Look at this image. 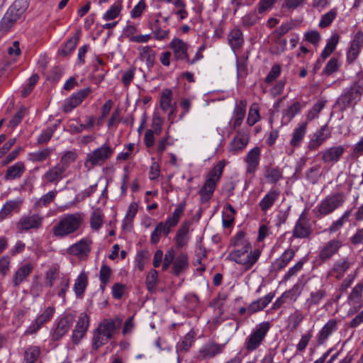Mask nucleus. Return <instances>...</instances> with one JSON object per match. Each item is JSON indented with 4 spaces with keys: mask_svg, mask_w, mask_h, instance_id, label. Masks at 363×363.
Returning a JSON list of instances; mask_svg holds the SVG:
<instances>
[{
    "mask_svg": "<svg viewBox=\"0 0 363 363\" xmlns=\"http://www.w3.org/2000/svg\"><path fill=\"white\" fill-rule=\"evenodd\" d=\"M84 221V214L81 212L66 213L62 216L57 223L52 228L54 236L65 238L79 230Z\"/></svg>",
    "mask_w": 363,
    "mask_h": 363,
    "instance_id": "f257e3e1",
    "label": "nucleus"
},
{
    "mask_svg": "<svg viewBox=\"0 0 363 363\" xmlns=\"http://www.w3.org/2000/svg\"><path fill=\"white\" fill-rule=\"evenodd\" d=\"M118 324L114 320H104L94 330L92 337V348L97 350L108 343L116 331Z\"/></svg>",
    "mask_w": 363,
    "mask_h": 363,
    "instance_id": "f03ea898",
    "label": "nucleus"
},
{
    "mask_svg": "<svg viewBox=\"0 0 363 363\" xmlns=\"http://www.w3.org/2000/svg\"><path fill=\"white\" fill-rule=\"evenodd\" d=\"M230 244L234 249L228 253L226 259L241 266L247 251H250L252 245L245 238V233L242 230L238 231L231 238Z\"/></svg>",
    "mask_w": 363,
    "mask_h": 363,
    "instance_id": "7ed1b4c3",
    "label": "nucleus"
},
{
    "mask_svg": "<svg viewBox=\"0 0 363 363\" xmlns=\"http://www.w3.org/2000/svg\"><path fill=\"white\" fill-rule=\"evenodd\" d=\"M230 244L234 249L228 253L226 259L241 266L247 251H250L252 245L245 238V233L242 230L238 231L231 238Z\"/></svg>",
    "mask_w": 363,
    "mask_h": 363,
    "instance_id": "20e7f679",
    "label": "nucleus"
},
{
    "mask_svg": "<svg viewBox=\"0 0 363 363\" xmlns=\"http://www.w3.org/2000/svg\"><path fill=\"white\" fill-rule=\"evenodd\" d=\"M225 165V160H220L209 172L207 179L199 191L203 201H208L212 197L217 183L223 174Z\"/></svg>",
    "mask_w": 363,
    "mask_h": 363,
    "instance_id": "39448f33",
    "label": "nucleus"
},
{
    "mask_svg": "<svg viewBox=\"0 0 363 363\" xmlns=\"http://www.w3.org/2000/svg\"><path fill=\"white\" fill-rule=\"evenodd\" d=\"M27 7L26 0L15 1L0 21V30L3 32L9 30L24 13Z\"/></svg>",
    "mask_w": 363,
    "mask_h": 363,
    "instance_id": "423d86ee",
    "label": "nucleus"
},
{
    "mask_svg": "<svg viewBox=\"0 0 363 363\" xmlns=\"http://www.w3.org/2000/svg\"><path fill=\"white\" fill-rule=\"evenodd\" d=\"M346 195L343 192H337L325 196L317 206V216H326L343 206Z\"/></svg>",
    "mask_w": 363,
    "mask_h": 363,
    "instance_id": "0eeeda50",
    "label": "nucleus"
},
{
    "mask_svg": "<svg viewBox=\"0 0 363 363\" xmlns=\"http://www.w3.org/2000/svg\"><path fill=\"white\" fill-rule=\"evenodd\" d=\"M113 152V149L110 145L104 143L87 154L84 166L88 169L94 166H101L112 157Z\"/></svg>",
    "mask_w": 363,
    "mask_h": 363,
    "instance_id": "6e6552de",
    "label": "nucleus"
},
{
    "mask_svg": "<svg viewBox=\"0 0 363 363\" xmlns=\"http://www.w3.org/2000/svg\"><path fill=\"white\" fill-rule=\"evenodd\" d=\"M271 324L267 322H262L258 324L252 333L245 340V347L247 351H254L257 349L269 332Z\"/></svg>",
    "mask_w": 363,
    "mask_h": 363,
    "instance_id": "1a4fd4ad",
    "label": "nucleus"
},
{
    "mask_svg": "<svg viewBox=\"0 0 363 363\" xmlns=\"http://www.w3.org/2000/svg\"><path fill=\"white\" fill-rule=\"evenodd\" d=\"M342 246V242L339 239L335 238L328 240L319 247L318 259L321 262H326L330 260L335 255L339 253Z\"/></svg>",
    "mask_w": 363,
    "mask_h": 363,
    "instance_id": "9d476101",
    "label": "nucleus"
},
{
    "mask_svg": "<svg viewBox=\"0 0 363 363\" xmlns=\"http://www.w3.org/2000/svg\"><path fill=\"white\" fill-rule=\"evenodd\" d=\"M43 220V216L38 213L23 216L17 223V228L21 232L38 230L42 227Z\"/></svg>",
    "mask_w": 363,
    "mask_h": 363,
    "instance_id": "9b49d317",
    "label": "nucleus"
},
{
    "mask_svg": "<svg viewBox=\"0 0 363 363\" xmlns=\"http://www.w3.org/2000/svg\"><path fill=\"white\" fill-rule=\"evenodd\" d=\"M91 93V88L86 87L72 94L69 97L65 100L62 105V111L65 113L71 112L73 109L79 106Z\"/></svg>",
    "mask_w": 363,
    "mask_h": 363,
    "instance_id": "f8f14e48",
    "label": "nucleus"
},
{
    "mask_svg": "<svg viewBox=\"0 0 363 363\" xmlns=\"http://www.w3.org/2000/svg\"><path fill=\"white\" fill-rule=\"evenodd\" d=\"M225 347V344H219L213 341H208L203 345L198 351L197 359L206 360L212 359L221 354Z\"/></svg>",
    "mask_w": 363,
    "mask_h": 363,
    "instance_id": "ddd939ff",
    "label": "nucleus"
},
{
    "mask_svg": "<svg viewBox=\"0 0 363 363\" xmlns=\"http://www.w3.org/2000/svg\"><path fill=\"white\" fill-rule=\"evenodd\" d=\"M354 265L352 259L345 257L335 260L328 272V275L335 277L337 280H341Z\"/></svg>",
    "mask_w": 363,
    "mask_h": 363,
    "instance_id": "4468645a",
    "label": "nucleus"
},
{
    "mask_svg": "<svg viewBox=\"0 0 363 363\" xmlns=\"http://www.w3.org/2000/svg\"><path fill=\"white\" fill-rule=\"evenodd\" d=\"M250 141V135L243 130H238L228 146L229 152L233 155L240 153L247 145Z\"/></svg>",
    "mask_w": 363,
    "mask_h": 363,
    "instance_id": "2eb2a0df",
    "label": "nucleus"
},
{
    "mask_svg": "<svg viewBox=\"0 0 363 363\" xmlns=\"http://www.w3.org/2000/svg\"><path fill=\"white\" fill-rule=\"evenodd\" d=\"M73 323L74 317L71 315H67L57 319L52 333V339L55 341L61 339L67 333Z\"/></svg>",
    "mask_w": 363,
    "mask_h": 363,
    "instance_id": "dca6fc26",
    "label": "nucleus"
},
{
    "mask_svg": "<svg viewBox=\"0 0 363 363\" xmlns=\"http://www.w3.org/2000/svg\"><path fill=\"white\" fill-rule=\"evenodd\" d=\"M344 152V147L337 145L325 148L319 152L318 155L320 157L323 163L334 164L340 160Z\"/></svg>",
    "mask_w": 363,
    "mask_h": 363,
    "instance_id": "f3484780",
    "label": "nucleus"
},
{
    "mask_svg": "<svg viewBox=\"0 0 363 363\" xmlns=\"http://www.w3.org/2000/svg\"><path fill=\"white\" fill-rule=\"evenodd\" d=\"M91 243L92 242L89 238H82L70 245L67 249V252L81 259L86 258L91 251Z\"/></svg>",
    "mask_w": 363,
    "mask_h": 363,
    "instance_id": "a211bd4d",
    "label": "nucleus"
},
{
    "mask_svg": "<svg viewBox=\"0 0 363 363\" xmlns=\"http://www.w3.org/2000/svg\"><path fill=\"white\" fill-rule=\"evenodd\" d=\"M89 325V316L84 313L81 314L72 331V340L74 344L77 345L84 337Z\"/></svg>",
    "mask_w": 363,
    "mask_h": 363,
    "instance_id": "6ab92c4d",
    "label": "nucleus"
},
{
    "mask_svg": "<svg viewBox=\"0 0 363 363\" xmlns=\"http://www.w3.org/2000/svg\"><path fill=\"white\" fill-rule=\"evenodd\" d=\"M331 137V130L328 125H323L319 130L313 133L308 143V147L310 150H316L324 142Z\"/></svg>",
    "mask_w": 363,
    "mask_h": 363,
    "instance_id": "aec40b11",
    "label": "nucleus"
},
{
    "mask_svg": "<svg viewBox=\"0 0 363 363\" xmlns=\"http://www.w3.org/2000/svg\"><path fill=\"white\" fill-rule=\"evenodd\" d=\"M169 46L173 51L174 59L177 61L189 62V45L180 38H174L170 42Z\"/></svg>",
    "mask_w": 363,
    "mask_h": 363,
    "instance_id": "412c9836",
    "label": "nucleus"
},
{
    "mask_svg": "<svg viewBox=\"0 0 363 363\" xmlns=\"http://www.w3.org/2000/svg\"><path fill=\"white\" fill-rule=\"evenodd\" d=\"M311 233L312 228L311 224L305 214L302 213L295 223L293 229V236L297 238H306Z\"/></svg>",
    "mask_w": 363,
    "mask_h": 363,
    "instance_id": "4be33fe9",
    "label": "nucleus"
},
{
    "mask_svg": "<svg viewBox=\"0 0 363 363\" xmlns=\"http://www.w3.org/2000/svg\"><path fill=\"white\" fill-rule=\"evenodd\" d=\"M261 149L259 147H255L247 152L245 158L247 174H255L259 165Z\"/></svg>",
    "mask_w": 363,
    "mask_h": 363,
    "instance_id": "5701e85b",
    "label": "nucleus"
},
{
    "mask_svg": "<svg viewBox=\"0 0 363 363\" xmlns=\"http://www.w3.org/2000/svg\"><path fill=\"white\" fill-rule=\"evenodd\" d=\"M363 293V283L359 282L355 285V286L352 289L350 294L347 297V302L350 306H352L354 308V311H349V315L353 314L354 312H356L357 310L361 308L363 306V302L362 301Z\"/></svg>",
    "mask_w": 363,
    "mask_h": 363,
    "instance_id": "b1692460",
    "label": "nucleus"
},
{
    "mask_svg": "<svg viewBox=\"0 0 363 363\" xmlns=\"http://www.w3.org/2000/svg\"><path fill=\"white\" fill-rule=\"evenodd\" d=\"M173 93L171 89H164L160 96V105L163 111H169L168 114V120L173 123V115L175 113L176 107L172 104Z\"/></svg>",
    "mask_w": 363,
    "mask_h": 363,
    "instance_id": "393cba45",
    "label": "nucleus"
},
{
    "mask_svg": "<svg viewBox=\"0 0 363 363\" xmlns=\"http://www.w3.org/2000/svg\"><path fill=\"white\" fill-rule=\"evenodd\" d=\"M362 45L363 33L361 31H358L355 34L347 53V61L349 64L352 63L357 59Z\"/></svg>",
    "mask_w": 363,
    "mask_h": 363,
    "instance_id": "a878e982",
    "label": "nucleus"
},
{
    "mask_svg": "<svg viewBox=\"0 0 363 363\" xmlns=\"http://www.w3.org/2000/svg\"><path fill=\"white\" fill-rule=\"evenodd\" d=\"M281 191L277 188H272L259 202V206L263 213L267 212L279 199Z\"/></svg>",
    "mask_w": 363,
    "mask_h": 363,
    "instance_id": "bb28decb",
    "label": "nucleus"
},
{
    "mask_svg": "<svg viewBox=\"0 0 363 363\" xmlns=\"http://www.w3.org/2000/svg\"><path fill=\"white\" fill-rule=\"evenodd\" d=\"M326 296L327 292L323 286L317 290L312 291L310 293L309 297L304 302V308L307 311H310L311 308L318 306Z\"/></svg>",
    "mask_w": 363,
    "mask_h": 363,
    "instance_id": "cd10ccee",
    "label": "nucleus"
},
{
    "mask_svg": "<svg viewBox=\"0 0 363 363\" xmlns=\"http://www.w3.org/2000/svg\"><path fill=\"white\" fill-rule=\"evenodd\" d=\"M65 177V172L55 164L45 172L42 180L47 184H57Z\"/></svg>",
    "mask_w": 363,
    "mask_h": 363,
    "instance_id": "c85d7f7f",
    "label": "nucleus"
},
{
    "mask_svg": "<svg viewBox=\"0 0 363 363\" xmlns=\"http://www.w3.org/2000/svg\"><path fill=\"white\" fill-rule=\"evenodd\" d=\"M295 254V250L292 248L286 249L279 258L276 259L272 262V270L274 272H279L285 268L289 262L293 259Z\"/></svg>",
    "mask_w": 363,
    "mask_h": 363,
    "instance_id": "c756f323",
    "label": "nucleus"
},
{
    "mask_svg": "<svg viewBox=\"0 0 363 363\" xmlns=\"http://www.w3.org/2000/svg\"><path fill=\"white\" fill-rule=\"evenodd\" d=\"M360 98L361 96H357V94L354 92L352 88L350 87L340 95L337 99V103L342 109H345L352 104H355Z\"/></svg>",
    "mask_w": 363,
    "mask_h": 363,
    "instance_id": "7c9ffc66",
    "label": "nucleus"
},
{
    "mask_svg": "<svg viewBox=\"0 0 363 363\" xmlns=\"http://www.w3.org/2000/svg\"><path fill=\"white\" fill-rule=\"evenodd\" d=\"M337 329V322L335 319L329 320L321 328L318 334L317 342L318 345L324 344L328 338Z\"/></svg>",
    "mask_w": 363,
    "mask_h": 363,
    "instance_id": "2f4dec72",
    "label": "nucleus"
},
{
    "mask_svg": "<svg viewBox=\"0 0 363 363\" xmlns=\"http://www.w3.org/2000/svg\"><path fill=\"white\" fill-rule=\"evenodd\" d=\"M274 297V293H269L266 296L252 302L247 307V314L252 315L257 312L262 311L272 301Z\"/></svg>",
    "mask_w": 363,
    "mask_h": 363,
    "instance_id": "473e14b6",
    "label": "nucleus"
},
{
    "mask_svg": "<svg viewBox=\"0 0 363 363\" xmlns=\"http://www.w3.org/2000/svg\"><path fill=\"white\" fill-rule=\"evenodd\" d=\"M88 275L84 272H81L74 280L73 290L77 298H82L84 296L88 286Z\"/></svg>",
    "mask_w": 363,
    "mask_h": 363,
    "instance_id": "72a5a7b5",
    "label": "nucleus"
},
{
    "mask_svg": "<svg viewBox=\"0 0 363 363\" xmlns=\"http://www.w3.org/2000/svg\"><path fill=\"white\" fill-rule=\"evenodd\" d=\"M307 132V123H298L292 133V138L290 140L291 146L298 147L301 145Z\"/></svg>",
    "mask_w": 363,
    "mask_h": 363,
    "instance_id": "f704fd0d",
    "label": "nucleus"
},
{
    "mask_svg": "<svg viewBox=\"0 0 363 363\" xmlns=\"http://www.w3.org/2000/svg\"><path fill=\"white\" fill-rule=\"evenodd\" d=\"M303 105L299 101L294 102L287 108L282 111V125L288 124L303 108Z\"/></svg>",
    "mask_w": 363,
    "mask_h": 363,
    "instance_id": "c9c22d12",
    "label": "nucleus"
},
{
    "mask_svg": "<svg viewBox=\"0 0 363 363\" xmlns=\"http://www.w3.org/2000/svg\"><path fill=\"white\" fill-rule=\"evenodd\" d=\"M33 265L31 263H26L21 266L16 272L13 277V283L18 286L32 272Z\"/></svg>",
    "mask_w": 363,
    "mask_h": 363,
    "instance_id": "e433bc0d",
    "label": "nucleus"
},
{
    "mask_svg": "<svg viewBox=\"0 0 363 363\" xmlns=\"http://www.w3.org/2000/svg\"><path fill=\"white\" fill-rule=\"evenodd\" d=\"M247 102L245 100H241L235 106L233 111L234 122L233 127L234 129L240 127L245 116Z\"/></svg>",
    "mask_w": 363,
    "mask_h": 363,
    "instance_id": "4c0bfd02",
    "label": "nucleus"
},
{
    "mask_svg": "<svg viewBox=\"0 0 363 363\" xmlns=\"http://www.w3.org/2000/svg\"><path fill=\"white\" fill-rule=\"evenodd\" d=\"M261 255V250L255 249L247 251L245 257L244 261L242 262L241 267L245 271H248L257 263Z\"/></svg>",
    "mask_w": 363,
    "mask_h": 363,
    "instance_id": "58836bf2",
    "label": "nucleus"
},
{
    "mask_svg": "<svg viewBox=\"0 0 363 363\" xmlns=\"http://www.w3.org/2000/svg\"><path fill=\"white\" fill-rule=\"evenodd\" d=\"M57 191L54 189L43 194L40 198L36 199L33 207L36 209L48 207L56 198Z\"/></svg>",
    "mask_w": 363,
    "mask_h": 363,
    "instance_id": "ea45409f",
    "label": "nucleus"
},
{
    "mask_svg": "<svg viewBox=\"0 0 363 363\" xmlns=\"http://www.w3.org/2000/svg\"><path fill=\"white\" fill-rule=\"evenodd\" d=\"M25 171L26 167L24 163L18 162L8 168L5 178L7 180L18 179L23 175Z\"/></svg>",
    "mask_w": 363,
    "mask_h": 363,
    "instance_id": "a19ab883",
    "label": "nucleus"
},
{
    "mask_svg": "<svg viewBox=\"0 0 363 363\" xmlns=\"http://www.w3.org/2000/svg\"><path fill=\"white\" fill-rule=\"evenodd\" d=\"M196 333L190 330L187 333L184 338L179 342L176 345V350L177 353L188 351L194 342Z\"/></svg>",
    "mask_w": 363,
    "mask_h": 363,
    "instance_id": "79ce46f5",
    "label": "nucleus"
},
{
    "mask_svg": "<svg viewBox=\"0 0 363 363\" xmlns=\"http://www.w3.org/2000/svg\"><path fill=\"white\" fill-rule=\"evenodd\" d=\"M188 265L187 255L184 253H181L175 258L173 262L172 273L178 276L188 267Z\"/></svg>",
    "mask_w": 363,
    "mask_h": 363,
    "instance_id": "37998d69",
    "label": "nucleus"
},
{
    "mask_svg": "<svg viewBox=\"0 0 363 363\" xmlns=\"http://www.w3.org/2000/svg\"><path fill=\"white\" fill-rule=\"evenodd\" d=\"M140 57L145 61L148 68L153 66L155 60V52L150 46H141L138 48Z\"/></svg>",
    "mask_w": 363,
    "mask_h": 363,
    "instance_id": "c03bdc74",
    "label": "nucleus"
},
{
    "mask_svg": "<svg viewBox=\"0 0 363 363\" xmlns=\"http://www.w3.org/2000/svg\"><path fill=\"white\" fill-rule=\"evenodd\" d=\"M53 150L50 147L39 150L28 154V160L32 162H42L48 160Z\"/></svg>",
    "mask_w": 363,
    "mask_h": 363,
    "instance_id": "a18cd8bd",
    "label": "nucleus"
},
{
    "mask_svg": "<svg viewBox=\"0 0 363 363\" xmlns=\"http://www.w3.org/2000/svg\"><path fill=\"white\" fill-rule=\"evenodd\" d=\"M189 230V224L184 223L177 233L176 244L178 248H182L188 242L187 234Z\"/></svg>",
    "mask_w": 363,
    "mask_h": 363,
    "instance_id": "49530a36",
    "label": "nucleus"
},
{
    "mask_svg": "<svg viewBox=\"0 0 363 363\" xmlns=\"http://www.w3.org/2000/svg\"><path fill=\"white\" fill-rule=\"evenodd\" d=\"M21 202L16 200H10L6 201L0 211L1 220L5 219L10 216L12 212L19 210Z\"/></svg>",
    "mask_w": 363,
    "mask_h": 363,
    "instance_id": "de8ad7c7",
    "label": "nucleus"
},
{
    "mask_svg": "<svg viewBox=\"0 0 363 363\" xmlns=\"http://www.w3.org/2000/svg\"><path fill=\"white\" fill-rule=\"evenodd\" d=\"M228 41L233 50L240 48L244 42L242 31L238 28L232 30L228 35Z\"/></svg>",
    "mask_w": 363,
    "mask_h": 363,
    "instance_id": "09e8293b",
    "label": "nucleus"
},
{
    "mask_svg": "<svg viewBox=\"0 0 363 363\" xmlns=\"http://www.w3.org/2000/svg\"><path fill=\"white\" fill-rule=\"evenodd\" d=\"M235 209L230 203H228L224 207L223 212V225L224 228H229L232 225L235 219Z\"/></svg>",
    "mask_w": 363,
    "mask_h": 363,
    "instance_id": "8fccbe9b",
    "label": "nucleus"
},
{
    "mask_svg": "<svg viewBox=\"0 0 363 363\" xmlns=\"http://www.w3.org/2000/svg\"><path fill=\"white\" fill-rule=\"evenodd\" d=\"M104 215L100 208H96L93 211L90 218L91 228L94 230H99L104 220Z\"/></svg>",
    "mask_w": 363,
    "mask_h": 363,
    "instance_id": "3c124183",
    "label": "nucleus"
},
{
    "mask_svg": "<svg viewBox=\"0 0 363 363\" xmlns=\"http://www.w3.org/2000/svg\"><path fill=\"white\" fill-rule=\"evenodd\" d=\"M337 16V9L334 8L320 16L318 26L320 28H328Z\"/></svg>",
    "mask_w": 363,
    "mask_h": 363,
    "instance_id": "603ef678",
    "label": "nucleus"
},
{
    "mask_svg": "<svg viewBox=\"0 0 363 363\" xmlns=\"http://www.w3.org/2000/svg\"><path fill=\"white\" fill-rule=\"evenodd\" d=\"M264 176L269 182L276 184L282 178V172L279 167H268Z\"/></svg>",
    "mask_w": 363,
    "mask_h": 363,
    "instance_id": "864d4df0",
    "label": "nucleus"
},
{
    "mask_svg": "<svg viewBox=\"0 0 363 363\" xmlns=\"http://www.w3.org/2000/svg\"><path fill=\"white\" fill-rule=\"evenodd\" d=\"M40 354V349L38 346H30L24 352L25 363H35Z\"/></svg>",
    "mask_w": 363,
    "mask_h": 363,
    "instance_id": "5fc2aeb1",
    "label": "nucleus"
},
{
    "mask_svg": "<svg viewBox=\"0 0 363 363\" xmlns=\"http://www.w3.org/2000/svg\"><path fill=\"white\" fill-rule=\"evenodd\" d=\"M69 278L67 276L63 275L55 288L57 296L60 297L64 302L65 301L66 292L69 288Z\"/></svg>",
    "mask_w": 363,
    "mask_h": 363,
    "instance_id": "6e6d98bb",
    "label": "nucleus"
},
{
    "mask_svg": "<svg viewBox=\"0 0 363 363\" xmlns=\"http://www.w3.org/2000/svg\"><path fill=\"white\" fill-rule=\"evenodd\" d=\"M122 9V1H116L110 6L108 11L104 14L103 18L105 21H111L115 19L121 13Z\"/></svg>",
    "mask_w": 363,
    "mask_h": 363,
    "instance_id": "4d7b16f0",
    "label": "nucleus"
},
{
    "mask_svg": "<svg viewBox=\"0 0 363 363\" xmlns=\"http://www.w3.org/2000/svg\"><path fill=\"white\" fill-rule=\"evenodd\" d=\"M76 159V153L67 151L61 157L60 162L56 164L66 172L70 164L74 162Z\"/></svg>",
    "mask_w": 363,
    "mask_h": 363,
    "instance_id": "13d9d810",
    "label": "nucleus"
},
{
    "mask_svg": "<svg viewBox=\"0 0 363 363\" xmlns=\"http://www.w3.org/2000/svg\"><path fill=\"white\" fill-rule=\"evenodd\" d=\"M81 35V31L78 30L75 34L65 44L62 50V54L65 56L70 54L76 48Z\"/></svg>",
    "mask_w": 363,
    "mask_h": 363,
    "instance_id": "bf43d9fd",
    "label": "nucleus"
},
{
    "mask_svg": "<svg viewBox=\"0 0 363 363\" xmlns=\"http://www.w3.org/2000/svg\"><path fill=\"white\" fill-rule=\"evenodd\" d=\"M168 229H166V228L164 225L163 222H160L155 228L153 232L151 234L150 236V242L153 245H156L159 242L160 235L162 234L164 235H167L169 234Z\"/></svg>",
    "mask_w": 363,
    "mask_h": 363,
    "instance_id": "052dcab7",
    "label": "nucleus"
},
{
    "mask_svg": "<svg viewBox=\"0 0 363 363\" xmlns=\"http://www.w3.org/2000/svg\"><path fill=\"white\" fill-rule=\"evenodd\" d=\"M151 29L153 33L154 38L157 40H162L168 38L169 37V30H164L161 28L159 26V20H155Z\"/></svg>",
    "mask_w": 363,
    "mask_h": 363,
    "instance_id": "680f3d73",
    "label": "nucleus"
},
{
    "mask_svg": "<svg viewBox=\"0 0 363 363\" xmlns=\"http://www.w3.org/2000/svg\"><path fill=\"white\" fill-rule=\"evenodd\" d=\"M158 282V273L155 269H151L147 275L145 284L150 292L153 291Z\"/></svg>",
    "mask_w": 363,
    "mask_h": 363,
    "instance_id": "e2e57ef3",
    "label": "nucleus"
},
{
    "mask_svg": "<svg viewBox=\"0 0 363 363\" xmlns=\"http://www.w3.org/2000/svg\"><path fill=\"white\" fill-rule=\"evenodd\" d=\"M325 105V101L323 100H319L316 104L312 107L311 110L308 111L306 118L308 121H311L318 117L320 112L324 108Z\"/></svg>",
    "mask_w": 363,
    "mask_h": 363,
    "instance_id": "0e129e2a",
    "label": "nucleus"
},
{
    "mask_svg": "<svg viewBox=\"0 0 363 363\" xmlns=\"http://www.w3.org/2000/svg\"><path fill=\"white\" fill-rule=\"evenodd\" d=\"M340 67V63L338 62L337 59L331 58L325 66L323 69L322 74L325 76L331 75L332 74L336 72Z\"/></svg>",
    "mask_w": 363,
    "mask_h": 363,
    "instance_id": "69168bd1",
    "label": "nucleus"
},
{
    "mask_svg": "<svg viewBox=\"0 0 363 363\" xmlns=\"http://www.w3.org/2000/svg\"><path fill=\"white\" fill-rule=\"evenodd\" d=\"M163 122L164 119L159 114L154 113L151 124L152 129L150 130L153 133H155L156 135H160L162 130Z\"/></svg>",
    "mask_w": 363,
    "mask_h": 363,
    "instance_id": "338daca9",
    "label": "nucleus"
},
{
    "mask_svg": "<svg viewBox=\"0 0 363 363\" xmlns=\"http://www.w3.org/2000/svg\"><path fill=\"white\" fill-rule=\"evenodd\" d=\"M260 119V116L259 113V108L256 105H252L250 106L247 123L250 126L254 125L257 121Z\"/></svg>",
    "mask_w": 363,
    "mask_h": 363,
    "instance_id": "774afa93",
    "label": "nucleus"
}]
</instances>
